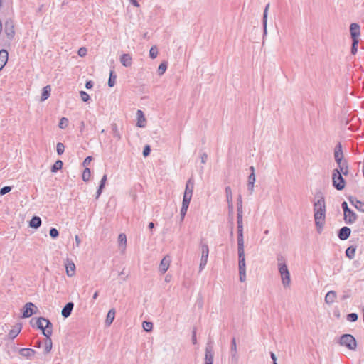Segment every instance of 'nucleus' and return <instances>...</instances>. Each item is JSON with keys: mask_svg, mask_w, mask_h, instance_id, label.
<instances>
[{"mask_svg": "<svg viewBox=\"0 0 364 364\" xmlns=\"http://www.w3.org/2000/svg\"><path fill=\"white\" fill-rule=\"evenodd\" d=\"M314 213L317 231L318 233H321L323 228L326 213L325 198L321 192H318L315 195Z\"/></svg>", "mask_w": 364, "mask_h": 364, "instance_id": "obj_1", "label": "nucleus"}, {"mask_svg": "<svg viewBox=\"0 0 364 364\" xmlns=\"http://www.w3.org/2000/svg\"><path fill=\"white\" fill-rule=\"evenodd\" d=\"M277 260L279 262L278 270L281 276L282 285L284 288L289 287L291 284L290 273L284 262V259L283 257L280 256L277 258Z\"/></svg>", "mask_w": 364, "mask_h": 364, "instance_id": "obj_2", "label": "nucleus"}, {"mask_svg": "<svg viewBox=\"0 0 364 364\" xmlns=\"http://www.w3.org/2000/svg\"><path fill=\"white\" fill-rule=\"evenodd\" d=\"M35 325L38 329L42 331L43 334L46 338H48L52 335L53 324L48 318L39 317L36 319ZM33 326H34V324H33Z\"/></svg>", "mask_w": 364, "mask_h": 364, "instance_id": "obj_3", "label": "nucleus"}, {"mask_svg": "<svg viewBox=\"0 0 364 364\" xmlns=\"http://www.w3.org/2000/svg\"><path fill=\"white\" fill-rule=\"evenodd\" d=\"M340 344L346 346L349 350L356 349L357 343L355 338L350 334H343L340 338Z\"/></svg>", "mask_w": 364, "mask_h": 364, "instance_id": "obj_4", "label": "nucleus"}, {"mask_svg": "<svg viewBox=\"0 0 364 364\" xmlns=\"http://www.w3.org/2000/svg\"><path fill=\"white\" fill-rule=\"evenodd\" d=\"M332 183L333 187L338 191H341L345 188L346 182L341 173L337 170H333L332 173Z\"/></svg>", "mask_w": 364, "mask_h": 364, "instance_id": "obj_5", "label": "nucleus"}, {"mask_svg": "<svg viewBox=\"0 0 364 364\" xmlns=\"http://www.w3.org/2000/svg\"><path fill=\"white\" fill-rule=\"evenodd\" d=\"M213 348L211 343H208L205 350L204 364H213Z\"/></svg>", "mask_w": 364, "mask_h": 364, "instance_id": "obj_6", "label": "nucleus"}, {"mask_svg": "<svg viewBox=\"0 0 364 364\" xmlns=\"http://www.w3.org/2000/svg\"><path fill=\"white\" fill-rule=\"evenodd\" d=\"M4 32L9 39H12L15 35L14 25L11 19H7L4 23Z\"/></svg>", "mask_w": 364, "mask_h": 364, "instance_id": "obj_7", "label": "nucleus"}, {"mask_svg": "<svg viewBox=\"0 0 364 364\" xmlns=\"http://www.w3.org/2000/svg\"><path fill=\"white\" fill-rule=\"evenodd\" d=\"M334 159L336 162L337 163L338 166L341 165L343 163V149H342V145L341 143H338L334 149Z\"/></svg>", "mask_w": 364, "mask_h": 364, "instance_id": "obj_8", "label": "nucleus"}, {"mask_svg": "<svg viewBox=\"0 0 364 364\" xmlns=\"http://www.w3.org/2000/svg\"><path fill=\"white\" fill-rule=\"evenodd\" d=\"M358 219L357 214L352 210L343 214V220L346 224L350 225L355 223Z\"/></svg>", "mask_w": 364, "mask_h": 364, "instance_id": "obj_9", "label": "nucleus"}, {"mask_svg": "<svg viewBox=\"0 0 364 364\" xmlns=\"http://www.w3.org/2000/svg\"><path fill=\"white\" fill-rule=\"evenodd\" d=\"M360 28L358 23H353L350 26V32L351 35L352 40H359V36L360 35Z\"/></svg>", "mask_w": 364, "mask_h": 364, "instance_id": "obj_10", "label": "nucleus"}, {"mask_svg": "<svg viewBox=\"0 0 364 364\" xmlns=\"http://www.w3.org/2000/svg\"><path fill=\"white\" fill-rule=\"evenodd\" d=\"M171 263V257L168 255L165 256L160 262L159 271L161 274H164L169 268Z\"/></svg>", "mask_w": 364, "mask_h": 364, "instance_id": "obj_11", "label": "nucleus"}, {"mask_svg": "<svg viewBox=\"0 0 364 364\" xmlns=\"http://www.w3.org/2000/svg\"><path fill=\"white\" fill-rule=\"evenodd\" d=\"M36 308L35 305L32 302H28L24 306V309L23 312L22 317L23 318H28L31 316L33 314V308Z\"/></svg>", "mask_w": 364, "mask_h": 364, "instance_id": "obj_12", "label": "nucleus"}, {"mask_svg": "<svg viewBox=\"0 0 364 364\" xmlns=\"http://www.w3.org/2000/svg\"><path fill=\"white\" fill-rule=\"evenodd\" d=\"M65 266L66 269L67 275L70 277H73L75 274V265L73 263V262L68 259L66 260Z\"/></svg>", "mask_w": 364, "mask_h": 364, "instance_id": "obj_13", "label": "nucleus"}, {"mask_svg": "<svg viewBox=\"0 0 364 364\" xmlns=\"http://www.w3.org/2000/svg\"><path fill=\"white\" fill-rule=\"evenodd\" d=\"M350 229L348 227L344 226L339 230L338 237L340 240H345L350 237Z\"/></svg>", "mask_w": 364, "mask_h": 364, "instance_id": "obj_14", "label": "nucleus"}, {"mask_svg": "<svg viewBox=\"0 0 364 364\" xmlns=\"http://www.w3.org/2000/svg\"><path fill=\"white\" fill-rule=\"evenodd\" d=\"M18 352L21 356L27 359H32L36 354V351L31 348H21Z\"/></svg>", "mask_w": 364, "mask_h": 364, "instance_id": "obj_15", "label": "nucleus"}, {"mask_svg": "<svg viewBox=\"0 0 364 364\" xmlns=\"http://www.w3.org/2000/svg\"><path fill=\"white\" fill-rule=\"evenodd\" d=\"M120 63L124 67H130L132 64V58L128 53H124L119 58Z\"/></svg>", "mask_w": 364, "mask_h": 364, "instance_id": "obj_16", "label": "nucleus"}, {"mask_svg": "<svg viewBox=\"0 0 364 364\" xmlns=\"http://www.w3.org/2000/svg\"><path fill=\"white\" fill-rule=\"evenodd\" d=\"M74 307V304L73 302H68L65 304V306L63 308L61 314L64 318H68L70 316L72 311Z\"/></svg>", "mask_w": 364, "mask_h": 364, "instance_id": "obj_17", "label": "nucleus"}, {"mask_svg": "<svg viewBox=\"0 0 364 364\" xmlns=\"http://www.w3.org/2000/svg\"><path fill=\"white\" fill-rule=\"evenodd\" d=\"M137 116V123L136 125L139 127L144 128L146 126V118L144 115V113L141 110H137L136 112Z\"/></svg>", "mask_w": 364, "mask_h": 364, "instance_id": "obj_18", "label": "nucleus"}, {"mask_svg": "<svg viewBox=\"0 0 364 364\" xmlns=\"http://www.w3.org/2000/svg\"><path fill=\"white\" fill-rule=\"evenodd\" d=\"M238 259L239 271H246L245 252H238Z\"/></svg>", "mask_w": 364, "mask_h": 364, "instance_id": "obj_19", "label": "nucleus"}, {"mask_svg": "<svg viewBox=\"0 0 364 364\" xmlns=\"http://www.w3.org/2000/svg\"><path fill=\"white\" fill-rule=\"evenodd\" d=\"M269 8V3H268L264 10L263 18H262V24L264 29V35H267V16H268V10Z\"/></svg>", "mask_w": 364, "mask_h": 364, "instance_id": "obj_20", "label": "nucleus"}, {"mask_svg": "<svg viewBox=\"0 0 364 364\" xmlns=\"http://www.w3.org/2000/svg\"><path fill=\"white\" fill-rule=\"evenodd\" d=\"M337 294L335 291H328L325 296V302L328 304H332L335 302Z\"/></svg>", "mask_w": 364, "mask_h": 364, "instance_id": "obj_21", "label": "nucleus"}, {"mask_svg": "<svg viewBox=\"0 0 364 364\" xmlns=\"http://www.w3.org/2000/svg\"><path fill=\"white\" fill-rule=\"evenodd\" d=\"M8 56L9 54L6 50L2 49L0 50V68H3L6 64L8 60Z\"/></svg>", "mask_w": 364, "mask_h": 364, "instance_id": "obj_22", "label": "nucleus"}, {"mask_svg": "<svg viewBox=\"0 0 364 364\" xmlns=\"http://www.w3.org/2000/svg\"><path fill=\"white\" fill-rule=\"evenodd\" d=\"M193 188H194V181L192 178H189L186 182L184 193L187 194V195L192 196L193 191Z\"/></svg>", "mask_w": 364, "mask_h": 364, "instance_id": "obj_23", "label": "nucleus"}, {"mask_svg": "<svg viewBox=\"0 0 364 364\" xmlns=\"http://www.w3.org/2000/svg\"><path fill=\"white\" fill-rule=\"evenodd\" d=\"M237 220H242L243 211H242V200L241 196H239V197L237 198Z\"/></svg>", "mask_w": 364, "mask_h": 364, "instance_id": "obj_24", "label": "nucleus"}, {"mask_svg": "<svg viewBox=\"0 0 364 364\" xmlns=\"http://www.w3.org/2000/svg\"><path fill=\"white\" fill-rule=\"evenodd\" d=\"M118 242L119 248L122 250V252H124L126 249V245H127V237L126 235L124 233L119 234L118 237Z\"/></svg>", "mask_w": 364, "mask_h": 364, "instance_id": "obj_25", "label": "nucleus"}, {"mask_svg": "<svg viewBox=\"0 0 364 364\" xmlns=\"http://www.w3.org/2000/svg\"><path fill=\"white\" fill-rule=\"evenodd\" d=\"M115 317V310L114 309H110L107 315V318L105 320V324L107 326H110L113 322Z\"/></svg>", "mask_w": 364, "mask_h": 364, "instance_id": "obj_26", "label": "nucleus"}, {"mask_svg": "<svg viewBox=\"0 0 364 364\" xmlns=\"http://www.w3.org/2000/svg\"><path fill=\"white\" fill-rule=\"evenodd\" d=\"M237 251L238 252H245L244 250V237L243 233L237 234Z\"/></svg>", "mask_w": 364, "mask_h": 364, "instance_id": "obj_27", "label": "nucleus"}, {"mask_svg": "<svg viewBox=\"0 0 364 364\" xmlns=\"http://www.w3.org/2000/svg\"><path fill=\"white\" fill-rule=\"evenodd\" d=\"M335 170H337L339 171V173L343 174L344 176H346L348 174V166L346 161H343V164L338 166V168H336Z\"/></svg>", "mask_w": 364, "mask_h": 364, "instance_id": "obj_28", "label": "nucleus"}, {"mask_svg": "<svg viewBox=\"0 0 364 364\" xmlns=\"http://www.w3.org/2000/svg\"><path fill=\"white\" fill-rule=\"evenodd\" d=\"M41 225V219L38 216H33L29 223V225L33 228H38Z\"/></svg>", "mask_w": 364, "mask_h": 364, "instance_id": "obj_29", "label": "nucleus"}, {"mask_svg": "<svg viewBox=\"0 0 364 364\" xmlns=\"http://www.w3.org/2000/svg\"><path fill=\"white\" fill-rule=\"evenodd\" d=\"M21 331V326L20 324L16 326L14 329L10 330L8 335L9 338L14 339L19 334Z\"/></svg>", "mask_w": 364, "mask_h": 364, "instance_id": "obj_30", "label": "nucleus"}, {"mask_svg": "<svg viewBox=\"0 0 364 364\" xmlns=\"http://www.w3.org/2000/svg\"><path fill=\"white\" fill-rule=\"evenodd\" d=\"M50 92H51V87L50 85H47V86L44 87L43 88L41 100L44 101L46 100H47L50 95Z\"/></svg>", "mask_w": 364, "mask_h": 364, "instance_id": "obj_31", "label": "nucleus"}, {"mask_svg": "<svg viewBox=\"0 0 364 364\" xmlns=\"http://www.w3.org/2000/svg\"><path fill=\"white\" fill-rule=\"evenodd\" d=\"M230 353L232 358H237V344L235 338H233L231 341Z\"/></svg>", "mask_w": 364, "mask_h": 364, "instance_id": "obj_32", "label": "nucleus"}, {"mask_svg": "<svg viewBox=\"0 0 364 364\" xmlns=\"http://www.w3.org/2000/svg\"><path fill=\"white\" fill-rule=\"evenodd\" d=\"M111 128L113 132L114 137H115L118 141H119L122 139V135L118 129L117 124H112Z\"/></svg>", "mask_w": 364, "mask_h": 364, "instance_id": "obj_33", "label": "nucleus"}, {"mask_svg": "<svg viewBox=\"0 0 364 364\" xmlns=\"http://www.w3.org/2000/svg\"><path fill=\"white\" fill-rule=\"evenodd\" d=\"M201 257L208 259L209 255V247L207 244H203L201 245Z\"/></svg>", "mask_w": 364, "mask_h": 364, "instance_id": "obj_34", "label": "nucleus"}, {"mask_svg": "<svg viewBox=\"0 0 364 364\" xmlns=\"http://www.w3.org/2000/svg\"><path fill=\"white\" fill-rule=\"evenodd\" d=\"M116 79H117V75L114 74L113 70H111L110 73H109V80H108L109 87H112L114 86V85L116 83Z\"/></svg>", "mask_w": 364, "mask_h": 364, "instance_id": "obj_35", "label": "nucleus"}, {"mask_svg": "<svg viewBox=\"0 0 364 364\" xmlns=\"http://www.w3.org/2000/svg\"><path fill=\"white\" fill-rule=\"evenodd\" d=\"M355 247H354L353 246H350V247H348L346 250V255L350 259H352L355 257Z\"/></svg>", "mask_w": 364, "mask_h": 364, "instance_id": "obj_36", "label": "nucleus"}, {"mask_svg": "<svg viewBox=\"0 0 364 364\" xmlns=\"http://www.w3.org/2000/svg\"><path fill=\"white\" fill-rule=\"evenodd\" d=\"M63 161L60 160H58L55 162V164L51 167V171L53 173H55L58 171L60 170L63 167Z\"/></svg>", "mask_w": 364, "mask_h": 364, "instance_id": "obj_37", "label": "nucleus"}, {"mask_svg": "<svg viewBox=\"0 0 364 364\" xmlns=\"http://www.w3.org/2000/svg\"><path fill=\"white\" fill-rule=\"evenodd\" d=\"M225 195L228 203L232 202V192L230 186L225 188Z\"/></svg>", "mask_w": 364, "mask_h": 364, "instance_id": "obj_38", "label": "nucleus"}, {"mask_svg": "<svg viewBox=\"0 0 364 364\" xmlns=\"http://www.w3.org/2000/svg\"><path fill=\"white\" fill-rule=\"evenodd\" d=\"M52 349V341L50 338V336L48 338H46V340L45 341V353H49Z\"/></svg>", "mask_w": 364, "mask_h": 364, "instance_id": "obj_39", "label": "nucleus"}, {"mask_svg": "<svg viewBox=\"0 0 364 364\" xmlns=\"http://www.w3.org/2000/svg\"><path fill=\"white\" fill-rule=\"evenodd\" d=\"M91 176V171L89 168H85L83 173H82V180L85 182L88 181L90 180Z\"/></svg>", "mask_w": 364, "mask_h": 364, "instance_id": "obj_40", "label": "nucleus"}, {"mask_svg": "<svg viewBox=\"0 0 364 364\" xmlns=\"http://www.w3.org/2000/svg\"><path fill=\"white\" fill-rule=\"evenodd\" d=\"M166 69H167V63L166 62L161 63L158 68V74L159 75H162L166 72Z\"/></svg>", "mask_w": 364, "mask_h": 364, "instance_id": "obj_41", "label": "nucleus"}, {"mask_svg": "<svg viewBox=\"0 0 364 364\" xmlns=\"http://www.w3.org/2000/svg\"><path fill=\"white\" fill-rule=\"evenodd\" d=\"M191 198H192V196L191 195H187V194H183V202H182V205H185V206H189V204H190V202H191Z\"/></svg>", "mask_w": 364, "mask_h": 364, "instance_id": "obj_42", "label": "nucleus"}, {"mask_svg": "<svg viewBox=\"0 0 364 364\" xmlns=\"http://www.w3.org/2000/svg\"><path fill=\"white\" fill-rule=\"evenodd\" d=\"M142 326L145 331L149 332L153 328V323L150 321H144Z\"/></svg>", "mask_w": 364, "mask_h": 364, "instance_id": "obj_43", "label": "nucleus"}, {"mask_svg": "<svg viewBox=\"0 0 364 364\" xmlns=\"http://www.w3.org/2000/svg\"><path fill=\"white\" fill-rule=\"evenodd\" d=\"M56 151L58 155H62L65 151V146L63 143L58 142L56 145Z\"/></svg>", "mask_w": 364, "mask_h": 364, "instance_id": "obj_44", "label": "nucleus"}, {"mask_svg": "<svg viewBox=\"0 0 364 364\" xmlns=\"http://www.w3.org/2000/svg\"><path fill=\"white\" fill-rule=\"evenodd\" d=\"M68 119L66 118V117H62L60 120V122H59V127L60 129H65L68 127Z\"/></svg>", "mask_w": 364, "mask_h": 364, "instance_id": "obj_45", "label": "nucleus"}, {"mask_svg": "<svg viewBox=\"0 0 364 364\" xmlns=\"http://www.w3.org/2000/svg\"><path fill=\"white\" fill-rule=\"evenodd\" d=\"M158 55V49L156 46H153L149 50V56L151 58L154 59Z\"/></svg>", "mask_w": 364, "mask_h": 364, "instance_id": "obj_46", "label": "nucleus"}, {"mask_svg": "<svg viewBox=\"0 0 364 364\" xmlns=\"http://www.w3.org/2000/svg\"><path fill=\"white\" fill-rule=\"evenodd\" d=\"M352 41H353V43H352V47H351V53L353 55H355L358 50V44L359 40L355 39V40H352Z\"/></svg>", "mask_w": 364, "mask_h": 364, "instance_id": "obj_47", "label": "nucleus"}, {"mask_svg": "<svg viewBox=\"0 0 364 364\" xmlns=\"http://www.w3.org/2000/svg\"><path fill=\"white\" fill-rule=\"evenodd\" d=\"M358 316L356 313H350L347 315V320L351 322H355L358 320Z\"/></svg>", "mask_w": 364, "mask_h": 364, "instance_id": "obj_48", "label": "nucleus"}, {"mask_svg": "<svg viewBox=\"0 0 364 364\" xmlns=\"http://www.w3.org/2000/svg\"><path fill=\"white\" fill-rule=\"evenodd\" d=\"M49 234L52 238H56L59 235L58 230L55 228H50V230L49 231Z\"/></svg>", "mask_w": 364, "mask_h": 364, "instance_id": "obj_49", "label": "nucleus"}, {"mask_svg": "<svg viewBox=\"0 0 364 364\" xmlns=\"http://www.w3.org/2000/svg\"><path fill=\"white\" fill-rule=\"evenodd\" d=\"M81 99L83 102H88L90 100V95L85 91H80V92Z\"/></svg>", "mask_w": 364, "mask_h": 364, "instance_id": "obj_50", "label": "nucleus"}, {"mask_svg": "<svg viewBox=\"0 0 364 364\" xmlns=\"http://www.w3.org/2000/svg\"><path fill=\"white\" fill-rule=\"evenodd\" d=\"M355 203H356V205H357L355 208L358 210H359V211H360L362 213H364V202H362V201L359 200V201H355Z\"/></svg>", "mask_w": 364, "mask_h": 364, "instance_id": "obj_51", "label": "nucleus"}, {"mask_svg": "<svg viewBox=\"0 0 364 364\" xmlns=\"http://www.w3.org/2000/svg\"><path fill=\"white\" fill-rule=\"evenodd\" d=\"M188 208V206L182 205L181 209V221L183 220L184 217L187 213Z\"/></svg>", "mask_w": 364, "mask_h": 364, "instance_id": "obj_52", "label": "nucleus"}, {"mask_svg": "<svg viewBox=\"0 0 364 364\" xmlns=\"http://www.w3.org/2000/svg\"><path fill=\"white\" fill-rule=\"evenodd\" d=\"M237 234H240V232L243 233L242 220H237Z\"/></svg>", "mask_w": 364, "mask_h": 364, "instance_id": "obj_53", "label": "nucleus"}, {"mask_svg": "<svg viewBox=\"0 0 364 364\" xmlns=\"http://www.w3.org/2000/svg\"><path fill=\"white\" fill-rule=\"evenodd\" d=\"M11 191V186H4L0 189V195L3 196Z\"/></svg>", "mask_w": 364, "mask_h": 364, "instance_id": "obj_54", "label": "nucleus"}, {"mask_svg": "<svg viewBox=\"0 0 364 364\" xmlns=\"http://www.w3.org/2000/svg\"><path fill=\"white\" fill-rule=\"evenodd\" d=\"M151 148L149 145H146L143 150V155L144 157L148 156L150 154Z\"/></svg>", "mask_w": 364, "mask_h": 364, "instance_id": "obj_55", "label": "nucleus"}, {"mask_svg": "<svg viewBox=\"0 0 364 364\" xmlns=\"http://www.w3.org/2000/svg\"><path fill=\"white\" fill-rule=\"evenodd\" d=\"M207 262H208V259H204V258L201 257L200 265H199L200 271H202L204 269V267L207 264Z\"/></svg>", "mask_w": 364, "mask_h": 364, "instance_id": "obj_56", "label": "nucleus"}, {"mask_svg": "<svg viewBox=\"0 0 364 364\" xmlns=\"http://www.w3.org/2000/svg\"><path fill=\"white\" fill-rule=\"evenodd\" d=\"M341 208L343 210V214L351 210L348 208V203L346 201L341 203Z\"/></svg>", "mask_w": 364, "mask_h": 364, "instance_id": "obj_57", "label": "nucleus"}, {"mask_svg": "<svg viewBox=\"0 0 364 364\" xmlns=\"http://www.w3.org/2000/svg\"><path fill=\"white\" fill-rule=\"evenodd\" d=\"M107 176L106 174H105L101 181H100V185L99 186L101 188H105V183H106V181H107Z\"/></svg>", "mask_w": 364, "mask_h": 364, "instance_id": "obj_58", "label": "nucleus"}, {"mask_svg": "<svg viewBox=\"0 0 364 364\" xmlns=\"http://www.w3.org/2000/svg\"><path fill=\"white\" fill-rule=\"evenodd\" d=\"M240 280L243 282L246 279V271H239Z\"/></svg>", "mask_w": 364, "mask_h": 364, "instance_id": "obj_59", "label": "nucleus"}, {"mask_svg": "<svg viewBox=\"0 0 364 364\" xmlns=\"http://www.w3.org/2000/svg\"><path fill=\"white\" fill-rule=\"evenodd\" d=\"M78 55L81 57L85 56L87 54V49L85 48H80L77 52Z\"/></svg>", "mask_w": 364, "mask_h": 364, "instance_id": "obj_60", "label": "nucleus"}, {"mask_svg": "<svg viewBox=\"0 0 364 364\" xmlns=\"http://www.w3.org/2000/svg\"><path fill=\"white\" fill-rule=\"evenodd\" d=\"M191 340H192V343L193 344H196L197 343L196 330V328H194L193 331Z\"/></svg>", "mask_w": 364, "mask_h": 364, "instance_id": "obj_61", "label": "nucleus"}, {"mask_svg": "<svg viewBox=\"0 0 364 364\" xmlns=\"http://www.w3.org/2000/svg\"><path fill=\"white\" fill-rule=\"evenodd\" d=\"M92 160V156H87L83 161V166H88Z\"/></svg>", "mask_w": 364, "mask_h": 364, "instance_id": "obj_62", "label": "nucleus"}, {"mask_svg": "<svg viewBox=\"0 0 364 364\" xmlns=\"http://www.w3.org/2000/svg\"><path fill=\"white\" fill-rule=\"evenodd\" d=\"M255 174L250 173L248 176V183H255Z\"/></svg>", "mask_w": 364, "mask_h": 364, "instance_id": "obj_63", "label": "nucleus"}, {"mask_svg": "<svg viewBox=\"0 0 364 364\" xmlns=\"http://www.w3.org/2000/svg\"><path fill=\"white\" fill-rule=\"evenodd\" d=\"M208 159V154L206 153H203L201 154V163L205 164Z\"/></svg>", "mask_w": 364, "mask_h": 364, "instance_id": "obj_64", "label": "nucleus"}]
</instances>
